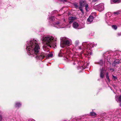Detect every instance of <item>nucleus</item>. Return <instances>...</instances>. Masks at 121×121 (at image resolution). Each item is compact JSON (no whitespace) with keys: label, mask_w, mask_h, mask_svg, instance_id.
Returning a JSON list of instances; mask_svg holds the SVG:
<instances>
[{"label":"nucleus","mask_w":121,"mask_h":121,"mask_svg":"<svg viewBox=\"0 0 121 121\" xmlns=\"http://www.w3.org/2000/svg\"><path fill=\"white\" fill-rule=\"evenodd\" d=\"M73 64L74 65H75V63H73Z\"/></svg>","instance_id":"obj_30"},{"label":"nucleus","mask_w":121,"mask_h":121,"mask_svg":"<svg viewBox=\"0 0 121 121\" xmlns=\"http://www.w3.org/2000/svg\"><path fill=\"white\" fill-rule=\"evenodd\" d=\"M118 36H120V34H118Z\"/></svg>","instance_id":"obj_31"},{"label":"nucleus","mask_w":121,"mask_h":121,"mask_svg":"<svg viewBox=\"0 0 121 121\" xmlns=\"http://www.w3.org/2000/svg\"><path fill=\"white\" fill-rule=\"evenodd\" d=\"M114 13V14H118L119 13L118 12H115Z\"/></svg>","instance_id":"obj_26"},{"label":"nucleus","mask_w":121,"mask_h":121,"mask_svg":"<svg viewBox=\"0 0 121 121\" xmlns=\"http://www.w3.org/2000/svg\"><path fill=\"white\" fill-rule=\"evenodd\" d=\"M85 0H80L79 2L80 6L78 7L79 9L80 10L82 13H83L84 12L82 9V7L85 4Z\"/></svg>","instance_id":"obj_4"},{"label":"nucleus","mask_w":121,"mask_h":121,"mask_svg":"<svg viewBox=\"0 0 121 121\" xmlns=\"http://www.w3.org/2000/svg\"><path fill=\"white\" fill-rule=\"evenodd\" d=\"M63 1H66V0H61Z\"/></svg>","instance_id":"obj_28"},{"label":"nucleus","mask_w":121,"mask_h":121,"mask_svg":"<svg viewBox=\"0 0 121 121\" xmlns=\"http://www.w3.org/2000/svg\"><path fill=\"white\" fill-rule=\"evenodd\" d=\"M85 5V9L86 10V11H87V8L88 7V5L87 4H84V5Z\"/></svg>","instance_id":"obj_21"},{"label":"nucleus","mask_w":121,"mask_h":121,"mask_svg":"<svg viewBox=\"0 0 121 121\" xmlns=\"http://www.w3.org/2000/svg\"><path fill=\"white\" fill-rule=\"evenodd\" d=\"M119 63V61L118 60L116 59L115 60L113 63V65L114 64V65H116L117 64Z\"/></svg>","instance_id":"obj_10"},{"label":"nucleus","mask_w":121,"mask_h":121,"mask_svg":"<svg viewBox=\"0 0 121 121\" xmlns=\"http://www.w3.org/2000/svg\"><path fill=\"white\" fill-rule=\"evenodd\" d=\"M98 0H93V1L94 2H95L98 1Z\"/></svg>","instance_id":"obj_27"},{"label":"nucleus","mask_w":121,"mask_h":121,"mask_svg":"<svg viewBox=\"0 0 121 121\" xmlns=\"http://www.w3.org/2000/svg\"><path fill=\"white\" fill-rule=\"evenodd\" d=\"M73 27L75 29H79L78 28L79 25L78 23L76 22H74L73 24Z\"/></svg>","instance_id":"obj_6"},{"label":"nucleus","mask_w":121,"mask_h":121,"mask_svg":"<svg viewBox=\"0 0 121 121\" xmlns=\"http://www.w3.org/2000/svg\"><path fill=\"white\" fill-rule=\"evenodd\" d=\"M76 19V17H70L69 18V20H72L73 21L74 20H75Z\"/></svg>","instance_id":"obj_13"},{"label":"nucleus","mask_w":121,"mask_h":121,"mask_svg":"<svg viewBox=\"0 0 121 121\" xmlns=\"http://www.w3.org/2000/svg\"><path fill=\"white\" fill-rule=\"evenodd\" d=\"M53 56V55L52 53H50L48 55V57H52Z\"/></svg>","instance_id":"obj_19"},{"label":"nucleus","mask_w":121,"mask_h":121,"mask_svg":"<svg viewBox=\"0 0 121 121\" xmlns=\"http://www.w3.org/2000/svg\"><path fill=\"white\" fill-rule=\"evenodd\" d=\"M51 19L53 21H54L53 19L54 20V17H52Z\"/></svg>","instance_id":"obj_24"},{"label":"nucleus","mask_w":121,"mask_h":121,"mask_svg":"<svg viewBox=\"0 0 121 121\" xmlns=\"http://www.w3.org/2000/svg\"><path fill=\"white\" fill-rule=\"evenodd\" d=\"M92 45V43H91L90 45L87 44L86 43H82V45L84 46V47H86L87 48L89 47H91V45Z\"/></svg>","instance_id":"obj_9"},{"label":"nucleus","mask_w":121,"mask_h":121,"mask_svg":"<svg viewBox=\"0 0 121 121\" xmlns=\"http://www.w3.org/2000/svg\"><path fill=\"white\" fill-rule=\"evenodd\" d=\"M93 17L92 16H90L89 18L87 19V21L90 22L92 21L93 19Z\"/></svg>","instance_id":"obj_8"},{"label":"nucleus","mask_w":121,"mask_h":121,"mask_svg":"<svg viewBox=\"0 0 121 121\" xmlns=\"http://www.w3.org/2000/svg\"><path fill=\"white\" fill-rule=\"evenodd\" d=\"M73 5L76 9L77 8H78V5L77 4L74 3L73 4Z\"/></svg>","instance_id":"obj_20"},{"label":"nucleus","mask_w":121,"mask_h":121,"mask_svg":"<svg viewBox=\"0 0 121 121\" xmlns=\"http://www.w3.org/2000/svg\"><path fill=\"white\" fill-rule=\"evenodd\" d=\"M26 49L29 55H32L37 59L42 60L46 56L43 52L39 53L40 48L36 40L27 42Z\"/></svg>","instance_id":"obj_1"},{"label":"nucleus","mask_w":121,"mask_h":121,"mask_svg":"<svg viewBox=\"0 0 121 121\" xmlns=\"http://www.w3.org/2000/svg\"><path fill=\"white\" fill-rule=\"evenodd\" d=\"M43 43L44 44L43 48L51 47L54 48L56 47V40L54 39L52 36L45 37L42 39Z\"/></svg>","instance_id":"obj_2"},{"label":"nucleus","mask_w":121,"mask_h":121,"mask_svg":"<svg viewBox=\"0 0 121 121\" xmlns=\"http://www.w3.org/2000/svg\"><path fill=\"white\" fill-rule=\"evenodd\" d=\"M118 99L119 101H121V95L119 96Z\"/></svg>","instance_id":"obj_23"},{"label":"nucleus","mask_w":121,"mask_h":121,"mask_svg":"<svg viewBox=\"0 0 121 121\" xmlns=\"http://www.w3.org/2000/svg\"><path fill=\"white\" fill-rule=\"evenodd\" d=\"M90 115L91 116H95L96 115V114L94 112H92L90 113Z\"/></svg>","instance_id":"obj_14"},{"label":"nucleus","mask_w":121,"mask_h":121,"mask_svg":"<svg viewBox=\"0 0 121 121\" xmlns=\"http://www.w3.org/2000/svg\"><path fill=\"white\" fill-rule=\"evenodd\" d=\"M69 20V24L73 22V21L72 20Z\"/></svg>","instance_id":"obj_22"},{"label":"nucleus","mask_w":121,"mask_h":121,"mask_svg":"<svg viewBox=\"0 0 121 121\" xmlns=\"http://www.w3.org/2000/svg\"><path fill=\"white\" fill-rule=\"evenodd\" d=\"M112 2L114 3H118L119 2L118 0H112Z\"/></svg>","instance_id":"obj_18"},{"label":"nucleus","mask_w":121,"mask_h":121,"mask_svg":"<svg viewBox=\"0 0 121 121\" xmlns=\"http://www.w3.org/2000/svg\"><path fill=\"white\" fill-rule=\"evenodd\" d=\"M70 43L69 41L67 39L63 40L60 44L61 47L64 48L66 45L69 46V45Z\"/></svg>","instance_id":"obj_3"},{"label":"nucleus","mask_w":121,"mask_h":121,"mask_svg":"<svg viewBox=\"0 0 121 121\" xmlns=\"http://www.w3.org/2000/svg\"><path fill=\"white\" fill-rule=\"evenodd\" d=\"M21 105V104L19 103H17L15 104V107H18Z\"/></svg>","instance_id":"obj_12"},{"label":"nucleus","mask_w":121,"mask_h":121,"mask_svg":"<svg viewBox=\"0 0 121 121\" xmlns=\"http://www.w3.org/2000/svg\"><path fill=\"white\" fill-rule=\"evenodd\" d=\"M106 78L107 79L108 81V82H110V79L109 78L108 76V72H107L106 73Z\"/></svg>","instance_id":"obj_11"},{"label":"nucleus","mask_w":121,"mask_h":121,"mask_svg":"<svg viewBox=\"0 0 121 121\" xmlns=\"http://www.w3.org/2000/svg\"><path fill=\"white\" fill-rule=\"evenodd\" d=\"M112 28L115 30H116L117 28V26L116 25H112Z\"/></svg>","instance_id":"obj_17"},{"label":"nucleus","mask_w":121,"mask_h":121,"mask_svg":"<svg viewBox=\"0 0 121 121\" xmlns=\"http://www.w3.org/2000/svg\"><path fill=\"white\" fill-rule=\"evenodd\" d=\"M99 64L102 65L103 64V61L102 60H100V61L98 62Z\"/></svg>","instance_id":"obj_15"},{"label":"nucleus","mask_w":121,"mask_h":121,"mask_svg":"<svg viewBox=\"0 0 121 121\" xmlns=\"http://www.w3.org/2000/svg\"><path fill=\"white\" fill-rule=\"evenodd\" d=\"M59 24V23L58 22L57 23H56V24L57 25H58V24Z\"/></svg>","instance_id":"obj_29"},{"label":"nucleus","mask_w":121,"mask_h":121,"mask_svg":"<svg viewBox=\"0 0 121 121\" xmlns=\"http://www.w3.org/2000/svg\"><path fill=\"white\" fill-rule=\"evenodd\" d=\"M2 117L0 115V121H1L2 120Z\"/></svg>","instance_id":"obj_25"},{"label":"nucleus","mask_w":121,"mask_h":121,"mask_svg":"<svg viewBox=\"0 0 121 121\" xmlns=\"http://www.w3.org/2000/svg\"><path fill=\"white\" fill-rule=\"evenodd\" d=\"M112 78L113 80H115L117 79V77L116 76H114L113 75H112Z\"/></svg>","instance_id":"obj_16"},{"label":"nucleus","mask_w":121,"mask_h":121,"mask_svg":"<svg viewBox=\"0 0 121 121\" xmlns=\"http://www.w3.org/2000/svg\"><path fill=\"white\" fill-rule=\"evenodd\" d=\"M100 77L101 78H103L104 77V68L103 67L102 69H100Z\"/></svg>","instance_id":"obj_7"},{"label":"nucleus","mask_w":121,"mask_h":121,"mask_svg":"<svg viewBox=\"0 0 121 121\" xmlns=\"http://www.w3.org/2000/svg\"><path fill=\"white\" fill-rule=\"evenodd\" d=\"M98 10L99 11H103L104 9V5L103 4H100L97 6Z\"/></svg>","instance_id":"obj_5"},{"label":"nucleus","mask_w":121,"mask_h":121,"mask_svg":"<svg viewBox=\"0 0 121 121\" xmlns=\"http://www.w3.org/2000/svg\"><path fill=\"white\" fill-rule=\"evenodd\" d=\"M94 45H92V47H94Z\"/></svg>","instance_id":"obj_32"}]
</instances>
